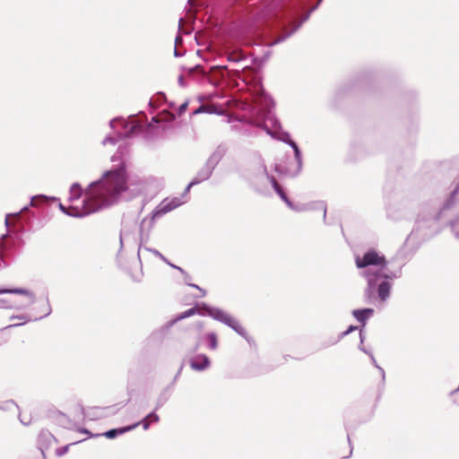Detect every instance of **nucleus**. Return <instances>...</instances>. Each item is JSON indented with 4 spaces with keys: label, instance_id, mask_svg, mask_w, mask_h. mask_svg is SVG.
I'll return each instance as SVG.
<instances>
[{
    "label": "nucleus",
    "instance_id": "nucleus-1",
    "mask_svg": "<svg viewBox=\"0 0 459 459\" xmlns=\"http://www.w3.org/2000/svg\"><path fill=\"white\" fill-rule=\"evenodd\" d=\"M146 185L147 181L143 179L127 182L126 167L121 163L118 168L106 171L99 180L88 186L81 205L65 207L59 203V208L69 216L84 217L117 204L127 191L133 195L144 192Z\"/></svg>",
    "mask_w": 459,
    "mask_h": 459
},
{
    "label": "nucleus",
    "instance_id": "nucleus-2",
    "mask_svg": "<svg viewBox=\"0 0 459 459\" xmlns=\"http://www.w3.org/2000/svg\"><path fill=\"white\" fill-rule=\"evenodd\" d=\"M355 264L360 269V276L368 282L365 297L370 299L377 288L378 299L385 303L389 299L392 289L388 280L399 278L401 270L391 273L387 269L385 255L374 249L368 250L362 256L356 255Z\"/></svg>",
    "mask_w": 459,
    "mask_h": 459
},
{
    "label": "nucleus",
    "instance_id": "nucleus-3",
    "mask_svg": "<svg viewBox=\"0 0 459 459\" xmlns=\"http://www.w3.org/2000/svg\"><path fill=\"white\" fill-rule=\"evenodd\" d=\"M321 2L322 0H318L307 13L302 15V17H300V13L304 9V4H295L289 7L273 6L269 7L266 11H263L260 19L271 20L275 18L281 22V34L273 44L283 41L299 30L302 23L309 18L310 14L317 9Z\"/></svg>",
    "mask_w": 459,
    "mask_h": 459
},
{
    "label": "nucleus",
    "instance_id": "nucleus-4",
    "mask_svg": "<svg viewBox=\"0 0 459 459\" xmlns=\"http://www.w3.org/2000/svg\"><path fill=\"white\" fill-rule=\"evenodd\" d=\"M195 314H199L201 316H209L216 321H219L227 326L230 327L234 330L238 334L244 337L248 341V335L244 329V327L238 323L237 319H235L232 316H230L226 311L219 308L208 306L204 303L198 305L197 307H191L185 312L178 315L174 320L169 323V326H171L175 322L178 320L185 319L186 317L192 316Z\"/></svg>",
    "mask_w": 459,
    "mask_h": 459
},
{
    "label": "nucleus",
    "instance_id": "nucleus-5",
    "mask_svg": "<svg viewBox=\"0 0 459 459\" xmlns=\"http://www.w3.org/2000/svg\"><path fill=\"white\" fill-rule=\"evenodd\" d=\"M1 294H9L10 296L0 298V308L23 310L36 301L35 294L28 289H0Z\"/></svg>",
    "mask_w": 459,
    "mask_h": 459
},
{
    "label": "nucleus",
    "instance_id": "nucleus-6",
    "mask_svg": "<svg viewBox=\"0 0 459 459\" xmlns=\"http://www.w3.org/2000/svg\"><path fill=\"white\" fill-rule=\"evenodd\" d=\"M185 204V200L179 197L165 198L160 204L153 210L150 218H144L141 226V239L142 242H148L151 231L155 224V221L172 210Z\"/></svg>",
    "mask_w": 459,
    "mask_h": 459
},
{
    "label": "nucleus",
    "instance_id": "nucleus-7",
    "mask_svg": "<svg viewBox=\"0 0 459 459\" xmlns=\"http://www.w3.org/2000/svg\"><path fill=\"white\" fill-rule=\"evenodd\" d=\"M109 126L116 132L117 135H108L105 137L102 141L103 145H115L118 139L129 138L142 129L141 124L136 120L133 119L131 122H127L119 117L110 120Z\"/></svg>",
    "mask_w": 459,
    "mask_h": 459
},
{
    "label": "nucleus",
    "instance_id": "nucleus-8",
    "mask_svg": "<svg viewBox=\"0 0 459 459\" xmlns=\"http://www.w3.org/2000/svg\"><path fill=\"white\" fill-rule=\"evenodd\" d=\"M225 155V149L219 146L207 159L204 166L198 170L195 177L193 178V184H200L208 180L216 166Z\"/></svg>",
    "mask_w": 459,
    "mask_h": 459
},
{
    "label": "nucleus",
    "instance_id": "nucleus-9",
    "mask_svg": "<svg viewBox=\"0 0 459 459\" xmlns=\"http://www.w3.org/2000/svg\"><path fill=\"white\" fill-rule=\"evenodd\" d=\"M290 147L294 152L295 165L290 168H283L281 165H276L275 170L280 174H284L288 177H296L299 174L302 169V156L301 152L295 142H291Z\"/></svg>",
    "mask_w": 459,
    "mask_h": 459
},
{
    "label": "nucleus",
    "instance_id": "nucleus-10",
    "mask_svg": "<svg viewBox=\"0 0 459 459\" xmlns=\"http://www.w3.org/2000/svg\"><path fill=\"white\" fill-rule=\"evenodd\" d=\"M260 169L263 176H264L270 181L272 186L273 187L277 195L281 197V199L287 204L288 207H292V202L288 198V196L284 193L281 186L278 184L276 179L273 176H270L268 174L266 167L263 164L261 165Z\"/></svg>",
    "mask_w": 459,
    "mask_h": 459
},
{
    "label": "nucleus",
    "instance_id": "nucleus-11",
    "mask_svg": "<svg viewBox=\"0 0 459 459\" xmlns=\"http://www.w3.org/2000/svg\"><path fill=\"white\" fill-rule=\"evenodd\" d=\"M437 215L435 213L434 215H432L429 219L428 220H425L423 217H421L420 215L419 216L418 220H417V224H418V229H421V228H434L435 230H437ZM436 232V230H430V231H427L424 233V236L425 237H429L431 235H433L434 233Z\"/></svg>",
    "mask_w": 459,
    "mask_h": 459
},
{
    "label": "nucleus",
    "instance_id": "nucleus-12",
    "mask_svg": "<svg viewBox=\"0 0 459 459\" xmlns=\"http://www.w3.org/2000/svg\"><path fill=\"white\" fill-rule=\"evenodd\" d=\"M189 363L194 370L203 371L210 366V359L204 354H198L192 357Z\"/></svg>",
    "mask_w": 459,
    "mask_h": 459
},
{
    "label": "nucleus",
    "instance_id": "nucleus-13",
    "mask_svg": "<svg viewBox=\"0 0 459 459\" xmlns=\"http://www.w3.org/2000/svg\"><path fill=\"white\" fill-rule=\"evenodd\" d=\"M82 194L85 195V190L83 191L81 185L78 183H74L69 191V202L71 204H78L81 205L82 201H80Z\"/></svg>",
    "mask_w": 459,
    "mask_h": 459
},
{
    "label": "nucleus",
    "instance_id": "nucleus-14",
    "mask_svg": "<svg viewBox=\"0 0 459 459\" xmlns=\"http://www.w3.org/2000/svg\"><path fill=\"white\" fill-rule=\"evenodd\" d=\"M56 442L55 437L48 430L40 431L38 438V444L41 453L44 455V450L48 449V446Z\"/></svg>",
    "mask_w": 459,
    "mask_h": 459
},
{
    "label": "nucleus",
    "instance_id": "nucleus-15",
    "mask_svg": "<svg viewBox=\"0 0 459 459\" xmlns=\"http://www.w3.org/2000/svg\"><path fill=\"white\" fill-rule=\"evenodd\" d=\"M139 240H140V245H139V248H138V257L140 260H141V256L143 255V252H150V253L153 254L155 256L161 259L164 263L169 264V260L162 254H160L158 250L150 248V247L144 246V244H146L147 242H142L141 228L139 229Z\"/></svg>",
    "mask_w": 459,
    "mask_h": 459
},
{
    "label": "nucleus",
    "instance_id": "nucleus-16",
    "mask_svg": "<svg viewBox=\"0 0 459 459\" xmlns=\"http://www.w3.org/2000/svg\"><path fill=\"white\" fill-rule=\"evenodd\" d=\"M374 314L372 308L355 309L352 311L353 316L356 320L362 324L364 326L368 319H369Z\"/></svg>",
    "mask_w": 459,
    "mask_h": 459
},
{
    "label": "nucleus",
    "instance_id": "nucleus-17",
    "mask_svg": "<svg viewBox=\"0 0 459 459\" xmlns=\"http://www.w3.org/2000/svg\"><path fill=\"white\" fill-rule=\"evenodd\" d=\"M135 428H136V425H130V426H127V427L113 429L108 430L105 433H103V436L106 437L107 438H115L118 435L124 434V433L128 432L130 430H133Z\"/></svg>",
    "mask_w": 459,
    "mask_h": 459
},
{
    "label": "nucleus",
    "instance_id": "nucleus-18",
    "mask_svg": "<svg viewBox=\"0 0 459 459\" xmlns=\"http://www.w3.org/2000/svg\"><path fill=\"white\" fill-rule=\"evenodd\" d=\"M305 204H306V206L308 207L307 211L321 210L323 212L324 221L326 220L327 206H326L325 202H324V201H313V202L307 203Z\"/></svg>",
    "mask_w": 459,
    "mask_h": 459
},
{
    "label": "nucleus",
    "instance_id": "nucleus-19",
    "mask_svg": "<svg viewBox=\"0 0 459 459\" xmlns=\"http://www.w3.org/2000/svg\"><path fill=\"white\" fill-rule=\"evenodd\" d=\"M268 134H270L272 137L279 140V141H281L287 144H289L290 146V143L291 142H293L291 139H290V135L289 133L287 132H281V131H271V130H267L266 131Z\"/></svg>",
    "mask_w": 459,
    "mask_h": 459
},
{
    "label": "nucleus",
    "instance_id": "nucleus-20",
    "mask_svg": "<svg viewBox=\"0 0 459 459\" xmlns=\"http://www.w3.org/2000/svg\"><path fill=\"white\" fill-rule=\"evenodd\" d=\"M359 350H360V351H362L363 352H365L366 354H368V356H369V358H370V359H371L372 364H373V365H374V366L378 369V371H379V373H380V375H381V377H382V381H383V382H385V370H384V368H381V367L377 364V360H376V359H375L374 355H373L370 351H367V350H366L362 345H359Z\"/></svg>",
    "mask_w": 459,
    "mask_h": 459
},
{
    "label": "nucleus",
    "instance_id": "nucleus-21",
    "mask_svg": "<svg viewBox=\"0 0 459 459\" xmlns=\"http://www.w3.org/2000/svg\"><path fill=\"white\" fill-rule=\"evenodd\" d=\"M228 60L233 63H240L245 60V56L241 50L235 49L228 54Z\"/></svg>",
    "mask_w": 459,
    "mask_h": 459
},
{
    "label": "nucleus",
    "instance_id": "nucleus-22",
    "mask_svg": "<svg viewBox=\"0 0 459 459\" xmlns=\"http://www.w3.org/2000/svg\"><path fill=\"white\" fill-rule=\"evenodd\" d=\"M48 200L56 201L57 199L56 197H48V196L44 195H35V196L31 197L30 205V206H38L39 201L40 202H47Z\"/></svg>",
    "mask_w": 459,
    "mask_h": 459
},
{
    "label": "nucleus",
    "instance_id": "nucleus-23",
    "mask_svg": "<svg viewBox=\"0 0 459 459\" xmlns=\"http://www.w3.org/2000/svg\"><path fill=\"white\" fill-rule=\"evenodd\" d=\"M174 118H175V117L172 114L168 112V113H163V114L155 116V117H152V120L154 123H160V122H162V121L170 122Z\"/></svg>",
    "mask_w": 459,
    "mask_h": 459
},
{
    "label": "nucleus",
    "instance_id": "nucleus-24",
    "mask_svg": "<svg viewBox=\"0 0 459 459\" xmlns=\"http://www.w3.org/2000/svg\"><path fill=\"white\" fill-rule=\"evenodd\" d=\"M205 340L208 342V347L212 350L217 348V335L214 333H209L205 335Z\"/></svg>",
    "mask_w": 459,
    "mask_h": 459
},
{
    "label": "nucleus",
    "instance_id": "nucleus-25",
    "mask_svg": "<svg viewBox=\"0 0 459 459\" xmlns=\"http://www.w3.org/2000/svg\"><path fill=\"white\" fill-rule=\"evenodd\" d=\"M15 318L22 320V323H18V324L10 325L6 328L20 326V325H22L25 323L32 320V318L30 316H27V315H21V316H13L11 317V319H15Z\"/></svg>",
    "mask_w": 459,
    "mask_h": 459
},
{
    "label": "nucleus",
    "instance_id": "nucleus-26",
    "mask_svg": "<svg viewBox=\"0 0 459 459\" xmlns=\"http://www.w3.org/2000/svg\"><path fill=\"white\" fill-rule=\"evenodd\" d=\"M182 274L185 276V278H184L185 282H186L188 286H190V287H192V288H195V289H197V290L201 292V297H204V296L206 295V291H205L204 289L200 288V287H199L198 285H196V284H193V283H190V282H189V281H190V279H191V278H190V276H189L186 272H185V273H182Z\"/></svg>",
    "mask_w": 459,
    "mask_h": 459
},
{
    "label": "nucleus",
    "instance_id": "nucleus-27",
    "mask_svg": "<svg viewBox=\"0 0 459 459\" xmlns=\"http://www.w3.org/2000/svg\"><path fill=\"white\" fill-rule=\"evenodd\" d=\"M459 194V185L456 186V188L452 192L449 199L446 201L444 208L445 209H448L450 208L451 206H453L454 204V202H455V199L456 197V195Z\"/></svg>",
    "mask_w": 459,
    "mask_h": 459
},
{
    "label": "nucleus",
    "instance_id": "nucleus-28",
    "mask_svg": "<svg viewBox=\"0 0 459 459\" xmlns=\"http://www.w3.org/2000/svg\"><path fill=\"white\" fill-rule=\"evenodd\" d=\"M451 230L454 233V236L455 237V238H457L459 240V217L456 218L455 220H454L451 224Z\"/></svg>",
    "mask_w": 459,
    "mask_h": 459
},
{
    "label": "nucleus",
    "instance_id": "nucleus-29",
    "mask_svg": "<svg viewBox=\"0 0 459 459\" xmlns=\"http://www.w3.org/2000/svg\"><path fill=\"white\" fill-rule=\"evenodd\" d=\"M290 209L295 211V212H307V206H306L305 204H294L292 203V207H289Z\"/></svg>",
    "mask_w": 459,
    "mask_h": 459
},
{
    "label": "nucleus",
    "instance_id": "nucleus-30",
    "mask_svg": "<svg viewBox=\"0 0 459 459\" xmlns=\"http://www.w3.org/2000/svg\"><path fill=\"white\" fill-rule=\"evenodd\" d=\"M27 210H28V206H24V207H23V208H22L19 212L7 214V216H6V218H5V221H4L5 226H6V227H9V218H10V217H15V218H17V217H19V216H20V214H21L22 212L27 211Z\"/></svg>",
    "mask_w": 459,
    "mask_h": 459
},
{
    "label": "nucleus",
    "instance_id": "nucleus-31",
    "mask_svg": "<svg viewBox=\"0 0 459 459\" xmlns=\"http://www.w3.org/2000/svg\"><path fill=\"white\" fill-rule=\"evenodd\" d=\"M42 312H43V315L39 317H36L35 319L42 318V317H45V316H48V315H50L51 307L49 305L48 300L46 301V304L44 305V308H43Z\"/></svg>",
    "mask_w": 459,
    "mask_h": 459
},
{
    "label": "nucleus",
    "instance_id": "nucleus-32",
    "mask_svg": "<svg viewBox=\"0 0 459 459\" xmlns=\"http://www.w3.org/2000/svg\"><path fill=\"white\" fill-rule=\"evenodd\" d=\"M134 425H136V427L141 425L144 430H147L150 428L151 422L148 420V419L144 418L141 421H138Z\"/></svg>",
    "mask_w": 459,
    "mask_h": 459
},
{
    "label": "nucleus",
    "instance_id": "nucleus-33",
    "mask_svg": "<svg viewBox=\"0 0 459 459\" xmlns=\"http://www.w3.org/2000/svg\"><path fill=\"white\" fill-rule=\"evenodd\" d=\"M145 419H148V420L151 422V423H155V422H158L160 420V418L159 416L155 413V411H152L151 413H149L148 415H146Z\"/></svg>",
    "mask_w": 459,
    "mask_h": 459
},
{
    "label": "nucleus",
    "instance_id": "nucleus-34",
    "mask_svg": "<svg viewBox=\"0 0 459 459\" xmlns=\"http://www.w3.org/2000/svg\"><path fill=\"white\" fill-rule=\"evenodd\" d=\"M195 72H201L202 74H204L203 68L199 65H195L193 67H190V68L186 69V73L189 75L193 74Z\"/></svg>",
    "mask_w": 459,
    "mask_h": 459
},
{
    "label": "nucleus",
    "instance_id": "nucleus-35",
    "mask_svg": "<svg viewBox=\"0 0 459 459\" xmlns=\"http://www.w3.org/2000/svg\"><path fill=\"white\" fill-rule=\"evenodd\" d=\"M195 185H196V184H193V180H192V181L187 185V186L186 187V189H185V191H184L183 195H182L179 198H181L182 200H185V203H186V196L188 195V193H189V191H190L191 187H192L193 186H195Z\"/></svg>",
    "mask_w": 459,
    "mask_h": 459
},
{
    "label": "nucleus",
    "instance_id": "nucleus-36",
    "mask_svg": "<svg viewBox=\"0 0 459 459\" xmlns=\"http://www.w3.org/2000/svg\"><path fill=\"white\" fill-rule=\"evenodd\" d=\"M69 446L70 445H67V446L57 448L56 451V455L62 456V455H65L68 452Z\"/></svg>",
    "mask_w": 459,
    "mask_h": 459
},
{
    "label": "nucleus",
    "instance_id": "nucleus-37",
    "mask_svg": "<svg viewBox=\"0 0 459 459\" xmlns=\"http://www.w3.org/2000/svg\"><path fill=\"white\" fill-rule=\"evenodd\" d=\"M357 329V326H353V325H351L345 332L342 333L340 334V337H339V340L346 335H348L349 333H351V332L355 331Z\"/></svg>",
    "mask_w": 459,
    "mask_h": 459
},
{
    "label": "nucleus",
    "instance_id": "nucleus-38",
    "mask_svg": "<svg viewBox=\"0 0 459 459\" xmlns=\"http://www.w3.org/2000/svg\"><path fill=\"white\" fill-rule=\"evenodd\" d=\"M206 111V107L205 106H200L198 108H196L193 114H199V113H202V112H204Z\"/></svg>",
    "mask_w": 459,
    "mask_h": 459
},
{
    "label": "nucleus",
    "instance_id": "nucleus-39",
    "mask_svg": "<svg viewBox=\"0 0 459 459\" xmlns=\"http://www.w3.org/2000/svg\"><path fill=\"white\" fill-rule=\"evenodd\" d=\"M169 264V266H171L172 268H175V269L178 270L181 273H185V270H184V269H182L181 267L177 266V265H175V264H171L169 261V264Z\"/></svg>",
    "mask_w": 459,
    "mask_h": 459
},
{
    "label": "nucleus",
    "instance_id": "nucleus-40",
    "mask_svg": "<svg viewBox=\"0 0 459 459\" xmlns=\"http://www.w3.org/2000/svg\"><path fill=\"white\" fill-rule=\"evenodd\" d=\"M20 421H21L23 425H29V424H30V419H28V420H27V418H24V419H23V418H22V417L20 416Z\"/></svg>",
    "mask_w": 459,
    "mask_h": 459
},
{
    "label": "nucleus",
    "instance_id": "nucleus-41",
    "mask_svg": "<svg viewBox=\"0 0 459 459\" xmlns=\"http://www.w3.org/2000/svg\"><path fill=\"white\" fill-rule=\"evenodd\" d=\"M186 107H187V102L181 104V106L179 107V112L180 113L184 112L186 110Z\"/></svg>",
    "mask_w": 459,
    "mask_h": 459
},
{
    "label": "nucleus",
    "instance_id": "nucleus-42",
    "mask_svg": "<svg viewBox=\"0 0 459 459\" xmlns=\"http://www.w3.org/2000/svg\"><path fill=\"white\" fill-rule=\"evenodd\" d=\"M182 42V38L180 36H177L175 39V45L178 46Z\"/></svg>",
    "mask_w": 459,
    "mask_h": 459
},
{
    "label": "nucleus",
    "instance_id": "nucleus-43",
    "mask_svg": "<svg viewBox=\"0 0 459 459\" xmlns=\"http://www.w3.org/2000/svg\"><path fill=\"white\" fill-rule=\"evenodd\" d=\"M163 403H164V402H163V401L159 400V401L157 402V405H156V407H155V411H157L159 408H160V407L163 405Z\"/></svg>",
    "mask_w": 459,
    "mask_h": 459
},
{
    "label": "nucleus",
    "instance_id": "nucleus-44",
    "mask_svg": "<svg viewBox=\"0 0 459 459\" xmlns=\"http://www.w3.org/2000/svg\"><path fill=\"white\" fill-rule=\"evenodd\" d=\"M178 83H179L180 86H183V87L186 85L185 82H184L183 76H179L178 77Z\"/></svg>",
    "mask_w": 459,
    "mask_h": 459
},
{
    "label": "nucleus",
    "instance_id": "nucleus-45",
    "mask_svg": "<svg viewBox=\"0 0 459 459\" xmlns=\"http://www.w3.org/2000/svg\"><path fill=\"white\" fill-rule=\"evenodd\" d=\"M174 56H181L182 54L177 49V48H175L174 49Z\"/></svg>",
    "mask_w": 459,
    "mask_h": 459
},
{
    "label": "nucleus",
    "instance_id": "nucleus-46",
    "mask_svg": "<svg viewBox=\"0 0 459 459\" xmlns=\"http://www.w3.org/2000/svg\"><path fill=\"white\" fill-rule=\"evenodd\" d=\"M359 336H360V344H361L363 342L362 331H360Z\"/></svg>",
    "mask_w": 459,
    "mask_h": 459
},
{
    "label": "nucleus",
    "instance_id": "nucleus-47",
    "mask_svg": "<svg viewBox=\"0 0 459 459\" xmlns=\"http://www.w3.org/2000/svg\"><path fill=\"white\" fill-rule=\"evenodd\" d=\"M117 159V154H115L113 157H112V160L115 161Z\"/></svg>",
    "mask_w": 459,
    "mask_h": 459
},
{
    "label": "nucleus",
    "instance_id": "nucleus-48",
    "mask_svg": "<svg viewBox=\"0 0 459 459\" xmlns=\"http://www.w3.org/2000/svg\"><path fill=\"white\" fill-rule=\"evenodd\" d=\"M120 242H121V244L123 243V238H122V235L120 236Z\"/></svg>",
    "mask_w": 459,
    "mask_h": 459
}]
</instances>
